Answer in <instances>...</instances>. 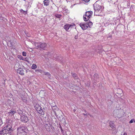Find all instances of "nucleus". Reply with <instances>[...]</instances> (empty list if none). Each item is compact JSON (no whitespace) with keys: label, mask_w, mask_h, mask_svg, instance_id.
Segmentation results:
<instances>
[{"label":"nucleus","mask_w":135,"mask_h":135,"mask_svg":"<svg viewBox=\"0 0 135 135\" xmlns=\"http://www.w3.org/2000/svg\"><path fill=\"white\" fill-rule=\"evenodd\" d=\"M27 127L24 125H22L18 127L17 129V135H26Z\"/></svg>","instance_id":"f257e3e1"},{"label":"nucleus","mask_w":135,"mask_h":135,"mask_svg":"<svg viewBox=\"0 0 135 135\" xmlns=\"http://www.w3.org/2000/svg\"><path fill=\"white\" fill-rule=\"evenodd\" d=\"M124 115L123 111L121 109H116L113 112V116L115 118H120Z\"/></svg>","instance_id":"f03ea898"},{"label":"nucleus","mask_w":135,"mask_h":135,"mask_svg":"<svg viewBox=\"0 0 135 135\" xmlns=\"http://www.w3.org/2000/svg\"><path fill=\"white\" fill-rule=\"evenodd\" d=\"M34 45L37 48H40L43 50H45L47 44L45 43L35 42H34Z\"/></svg>","instance_id":"7ed1b4c3"},{"label":"nucleus","mask_w":135,"mask_h":135,"mask_svg":"<svg viewBox=\"0 0 135 135\" xmlns=\"http://www.w3.org/2000/svg\"><path fill=\"white\" fill-rule=\"evenodd\" d=\"M35 108L38 113L42 115L45 114V111L42 109L39 104H36L35 106Z\"/></svg>","instance_id":"20e7f679"},{"label":"nucleus","mask_w":135,"mask_h":135,"mask_svg":"<svg viewBox=\"0 0 135 135\" xmlns=\"http://www.w3.org/2000/svg\"><path fill=\"white\" fill-rule=\"evenodd\" d=\"M52 110L54 113H55V115L56 116V118L58 119L59 120H61V117H60V116H59V115L57 114L56 112L59 111V108L56 106H54L52 107Z\"/></svg>","instance_id":"39448f33"},{"label":"nucleus","mask_w":135,"mask_h":135,"mask_svg":"<svg viewBox=\"0 0 135 135\" xmlns=\"http://www.w3.org/2000/svg\"><path fill=\"white\" fill-rule=\"evenodd\" d=\"M13 131L10 129L7 130H2L0 131V135H11Z\"/></svg>","instance_id":"423d86ee"},{"label":"nucleus","mask_w":135,"mask_h":135,"mask_svg":"<svg viewBox=\"0 0 135 135\" xmlns=\"http://www.w3.org/2000/svg\"><path fill=\"white\" fill-rule=\"evenodd\" d=\"M20 119L21 121L22 122L24 123H26L28 122L29 120L26 116L24 115H20Z\"/></svg>","instance_id":"0eeeda50"},{"label":"nucleus","mask_w":135,"mask_h":135,"mask_svg":"<svg viewBox=\"0 0 135 135\" xmlns=\"http://www.w3.org/2000/svg\"><path fill=\"white\" fill-rule=\"evenodd\" d=\"M75 24L74 23H72L71 24H67L64 25V28L66 31H68V30L70 27L75 28Z\"/></svg>","instance_id":"6e6552de"},{"label":"nucleus","mask_w":135,"mask_h":135,"mask_svg":"<svg viewBox=\"0 0 135 135\" xmlns=\"http://www.w3.org/2000/svg\"><path fill=\"white\" fill-rule=\"evenodd\" d=\"M94 6L95 12L97 11H99L100 10L101 8V6L96 3L94 5Z\"/></svg>","instance_id":"1a4fd4ad"},{"label":"nucleus","mask_w":135,"mask_h":135,"mask_svg":"<svg viewBox=\"0 0 135 135\" xmlns=\"http://www.w3.org/2000/svg\"><path fill=\"white\" fill-rule=\"evenodd\" d=\"M79 25L81 28L83 30H86L88 28L87 24L86 22L84 23H80L79 24Z\"/></svg>","instance_id":"9d476101"},{"label":"nucleus","mask_w":135,"mask_h":135,"mask_svg":"<svg viewBox=\"0 0 135 135\" xmlns=\"http://www.w3.org/2000/svg\"><path fill=\"white\" fill-rule=\"evenodd\" d=\"M12 129V127L9 124H8L6 125V126L2 128V130H7L10 129L11 130V131H13V129Z\"/></svg>","instance_id":"9b49d317"},{"label":"nucleus","mask_w":135,"mask_h":135,"mask_svg":"<svg viewBox=\"0 0 135 135\" xmlns=\"http://www.w3.org/2000/svg\"><path fill=\"white\" fill-rule=\"evenodd\" d=\"M109 126L111 127V128H112V130H115V125L113 121H110L109 122Z\"/></svg>","instance_id":"f8f14e48"},{"label":"nucleus","mask_w":135,"mask_h":135,"mask_svg":"<svg viewBox=\"0 0 135 135\" xmlns=\"http://www.w3.org/2000/svg\"><path fill=\"white\" fill-rule=\"evenodd\" d=\"M93 14V12L92 11H89L86 12H85V14L84 15L87 17H89L90 18L91 17V16Z\"/></svg>","instance_id":"ddd939ff"},{"label":"nucleus","mask_w":135,"mask_h":135,"mask_svg":"<svg viewBox=\"0 0 135 135\" xmlns=\"http://www.w3.org/2000/svg\"><path fill=\"white\" fill-rule=\"evenodd\" d=\"M16 113V112L14 109H11L8 112V114H9V115L12 116L13 115Z\"/></svg>","instance_id":"4468645a"},{"label":"nucleus","mask_w":135,"mask_h":135,"mask_svg":"<svg viewBox=\"0 0 135 135\" xmlns=\"http://www.w3.org/2000/svg\"><path fill=\"white\" fill-rule=\"evenodd\" d=\"M17 72L18 73H19V74H20L21 75H24L23 71V69L22 68H18L17 70Z\"/></svg>","instance_id":"2eb2a0df"},{"label":"nucleus","mask_w":135,"mask_h":135,"mask_svg":"<svg viewBox=\"0 0 135 135\" xmlns=\"http://www.w3.org/2000/svg\"><path fill=\"white\" fill-rule=\"evenodd\" d=\"M99 78L98 75L97 74H95L94 75V82L98 81V79Z\"/></svg>","instance_id":"dca6fc26"},{"label":"nucleus","mask_w":135,"mask_h":135,"mask_svg":"<svg viewBox=\"0 0 135 135\" xmlns=\"http://www.w3.org/2000/svg\"><path fill=\"white\" fill-rule=\"evenodd\" d=\"M60 117H61V118H60L61 119V118L62 119L61 120V121L62 122V123L64 125H65L66 124V120H65V118H64L63 117L62 115H61L60 116Z\"/></svg>","instance_id":"f3484780"},{"label":"nucleus","mask_w":135,"mask_h":135,"mask_svg":"<svg viewBox=\"0 0 135 135\" xmlns=\"http://www.w3.org/2000/svg\"><path fill=\"white\" fill-rule=\"evenodd\" d=\"M45 6H48L49 4L50 1L49 0H45L43 2Z\"/></svg>","instance_id":"a211bd4d"},{"label":"nucleus","mask_w":135,"mask_h":135,"mask_svg":"<svg viewBox=\"0 0 135 135\" xmlns=\"http://www.w3.org/2000/svg\"><path fill=\"white\" fill-rule=\"evenodd\" d=\"M83 18L84 21H86L88 20L90 18L89 17H87L86 16L84 15L83 16Z\"/></svg>","instance_id":"6ab92c4d"},{"label":"nucleus","mask_w":135,"mask_h":135,"mask_svg":"<svg viewBox=\"0 0 135 135\" xmlns=\"http://www.w3.org/2000/svg\"><path fill=\"white\" fill-rule=\"evenodd\" d=\"M27 11H25L23 10L22 9H21L20 10V12L22 13L24 15H26L27 13Z\"/></svg>","instance_id":"aec40b11"},{"label":"nucleus","mask_w":135,"mask_h":135,"mask_svg":"<svg viewBox=\"0 0 135 135\" xmlns=\"http://www.w3.org/2000/svg\"><path fill=\"white\" fill-rule=\"evenodd\" d=\"M86 23L87 24L88 27H89L90 28V26L93 25V23L91 22H87Z\"/></svg>","instance_id":"412c9836"},{"label":"nucleus","mask_w":135,"mask_h":135,"mask_svg":"<svg viewBox=\"0 0 135 135\" xmlns=\"http://www.w3.org/2000/svg\"><path fill=\"white\" fill-rule=\"evenodd\" d=\"M21 98L24 102H26L27 101L26 98L25 97H24L23 95H21Z\"/></svg>","instance_id":"4be33fe9"},{"label":"nucleus","mask_w":135,"mask_h":135,"mask_svg":"<svg viewBox=\"0 0 135 135\" xmlns=\"http://www.w3.org/2000/svg\"><path fill=\"white\" fill-rule=\"evenodd\" d=\"M17 112L20 115L21 114V115H22V114L23 113L22 111L20 109H19L17 110Z\"/></svg>","instance_id":"5701e85b"},{"label":"nucleus","mask_w":135,"mask_h":135,"mask_svg":"<svg viewBox=\"0 0 135 135\" xmlns=\"http://www.w3.org/2000/svg\"><path fill=\"white\" fill-rule=\"evenodd\" d=\"M73 76L75 79H76L78 78V76L75 73L72 74Z\"/></svg>","instance_id":"b1692460"},{"label":"nucleus","mask_w":135,"mask_h":135,"mask_svg":"<svg viewBox=\"0 0 135 135\" xmlns=\"http://www.w3.org/2000/svg\"><path fill=\"white\" fill-rule=\"evenodd\" d=\"M37 67L36 65L35 64H33L31 68L32 69H34L36 68Z\"/></svg>","instance_id":"393cba45"},{"label":"nucleus","mask_w":135,"mask_h":135,"mask_svg":"<svg viewBox=\"0 0 135 135\" xmlns=\"http://www.w3.org/2000/svg\"><path fill=\"white\" fill-rule=\"evenodd\" d=\"M44 74L45 75H46L48 76V77L50 76V74L49 72H44Z\"/></svg>","instance_id":"a878e982"},{"label":"nucleus","mask_w":135,"mask_h":135,"mask_svg":"<svg viewBox=\"0 0 135 135\" xmlns=\"http://www.w3.org/2000/svg\"><path fill=\"white\" fill-rule=\"evenodd\" d=\"M55 16L57 18H60L61 16V15L58 14L55 15Z\"/></svg>","instance_id":"bb28decb"},{"label":"nucleus","mask_w":135,"mask_h":135,"mask_svg":"<svg viewBox=\"0 0 135 135\" xmlns=\"http://www.w3.org/2000/svg\"><path fill=\"white\" fill-rule=\"evenodd\" d=\"M35 71L37 72V73L40 72L41 73L42 72V70L40 69H38L36 70H35Z\"/></svg>","instance_id":"cd10ccee"},{"label":"nucleus","mask_w":135,"mask_h":135,"mask_svg":"<svg viewBox=\"0 0 135 135\" xmlns=\"http://www.w3.org/2000/svg\"><path fill=\"white\" fill-rule=\"evenodd\" d=\"M3 124V122L2 118L0 117V127Z\"/></svg>","instance_id":"c85d7f7f"},{"label":"nucleus","mask_w":135,"mask_h":135,"mask_svg":"<svg viewBox=\"0 0 135 135\" xmlns=\"http://www.w3.org/2000/svg\"><path fill=\"white\" fill-rule=\"evenodd\" d=\"M22 54L23 56H26V53L23 51L22 52Z\"/></svg>","instance_id":"c756f323"},{"label":"nucleus","mask_w":135,"mask_h":135,"mask_svg":"<svg viewBox=\"0 0 135 135\" xmlns=\"http://www.w3.org/2000/svg\"><path fill=\"white\" fill-rule=\"evenodd\" d=\"M133 121H134V119H131L129 122L130 123H133Z\"/></svg>","instance_id":"7c9ffc66"},{"label":"nucleus","mask_w":135,"mask_h":135,"mask_svg":"<svg viewBox=\"0 0 135 135\" xmlns=\"http://www.w3.org/2000/svg\"><path fill=\"white\" fill-rule=\"evenodd\" d=\"M90 0H83L85 2L87 3L90 1Z\"/></svg>","instance_id":"2f4dec72"},{"label":"nucleus","mask_w":135,"mask_h":135,"mask_svg":"<svg viewBox=\"0 0 135 135\" xmlns=\"http://www.w3.org/2000/svg\"><path fill=\"white\" fill-rule=\"evenodd\" d=\"M84 110V111L85 112V113H86V114H84V113H83V115L84 116H87V113H86V110Z\"/></svg>","instance_id":"473e14b6"},{"label":"nucleus","mask_w":135,"mask_h":135,"mask_svg":"<svg viewBox=\"0 0 135 135\" xmlns=\"http://www.w3.org/2000/svg\"><path fill=\"white\" fill-rule=\"evenodd\" d=\"M78 35H76L75 36V39H78Z\"/></svg>","instance_id":"72a5a7b5"},{"label":"nucleus","mask_w":135,"mask_h":135,"mask_svg":"<svg viewBox=\"0 0 135 135\" xmlns=\"http://www.w3.org/2000/svg\"><path fill=\"white\" fill-rule=\"evenodd\" d=\"M61 131L62 133L63 134V135H64V131L62 129H61Z\"/></svg>","instance_id":"f704fd0d"},{"label":"nucleus","mask_w":135,"mask_h":135,"mask_svg":"<svg viewBox=\"0 0 135 135\" xmlns=\"http://www.w3.org/2000/svg\"><path fill=\"white\" fill-rule=\"evenodd\" d=\"M59 128L61 130L62 129V127L61 126L60 124H59Z\"/></svg>","instance_id":"c9c22d12"},{"label":"nucleus","mask_w":135,"mask_h":135,"mask_svg":"<svg viewBox=\"0 0 135 135\" xmlns=\"http://www.w3.org/2000/svg\"><path fill=\"white\" fill-rule=\"evenodd\" d=\"M123 135H127V134L126 133H124L123 134Z\"/></svg>","instance_id":"e433bc0d"},{"label":"nucleus","mask_w":135,"mask_h":135,"mask_svg":"<svg viewBox=\"0 0 135 135\" xmlns=\"http://www.w3.org/2000/svg\"><path fill=\"white\" fill-rule=\"evenodd\" d=\"M112 37V36H108V38H111Z\"/></svg>","instance_id":"4c0bfd02"},{"label":"nucleus","mask_w":135,"mask_h":135,"mask_svg":"<svg viewBox=\"0 0 135 135\" xmlns=\"http://www.w3.org/2000/svg\"><path fill=\"white\" fill-rule=\"evenodd\" d=\"M21 56V58H20V59L23 60V59L21 58H22L23 57Z\"/></svg>","instance_id":"58836bf2"},{"label":"nucleus","mask_w":135,"mask_h":135,"mask_svg":"<svg viewBox=\"0 0 135 135\" xmlns=\"http://www.w3.org/2000/svg\"><path fill=\"white\" fill-rule=\"evenodd\" d=\"M76 111V110L75 109H73V111L74 112Z\"/></svg>","instance_id":"ea45409f"},{"label":"nucleus","mask_w":135,"mask_h":135,"mask_svg":"<svg viewBox=\"0 0 135 135\" xmlns=\"http://www.w3.org/2000/svg\"><path fill=\"white\" fill-rule=\"evenodd\" d=\"M58 59V57L57 58H56V59L57 60Z\"/></svg>","instance_id":"a19ab883"}]
</instances>
